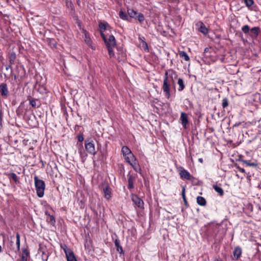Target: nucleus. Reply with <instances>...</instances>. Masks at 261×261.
<instances>
[{"mask_svg": "<svg viewBox=\"0 0 261 261\" xmlns=\"http://www.w3.org/2000/svg\"><path fill=\"white\" fill-rule=\"evenodd\" d=\"M177 77V74L173 70L165 71L162 89L165 97L168 99L171 96V86L172 84H174V78L175 79Z\"/></svg>", "mask_w": 261, "mask_h": 261, "instance_id": "obj_1", "label": "nucleus"}, {"mask_svg": "<svg viewBox=\"0 0 261 261\" xmlns=\"http://www.w3.org/2000/svg\"><path fill=\"white\" fill-rule=\"evenodd\" d=\"M224 233V230L220 224L212 223L208 226L207 234L211 238L216 240H221L223 237Z\"/></svg>", "mask_w": 261, "mask_h": 261, "instance_id": "obj_2", "label": "nucleus"}, {"mask_svg": "<svg viewBox=\"0 0 261 261\" xmlns=\"http://www.w3.org/2000/svg\"><path fill=\"white\" fill-rule=\"evenodd\" d=\"M99 143L94 138H89L85 141L86 150L91 155H95L99 148Z\"/></svg>", "mask_w": 261, "mask_h": 261, "instance_id": "obj_3", "label": "nucleus"}, {"mask_svg": "<svg viewBox=\"0 0 261 261\" xmlns=\"http://www.w3.org/2000/svg\"><path fill=\"white\" fill-rule=\"evenodd\" d=\"M242 31L246 35L250 36L252 39L255 40L257 38V37L260 32V29L258 27H255L251 29L250 28L248 25H245L242 28Z\"/></svg>", "mask_w": 261, "mask_h": 261, "instance_id": "obj_4", "label": "nucleus"}, {"mask_svg": "<svg viewBox=\"0 0 261 261\" xmlns=\"http://www.w3.org/2000/svg\"><path fill=\"white\" fill-rule=\"evenodd\" d=\"M37 194L39 197H42L44 195V191L45 185L43 180H34Z\"/></svg>", "mask_w": 261, "mask_h": 261, "instance_id": "obj_5", "label": "nucleus"}, {"mask_svg": "<svg viewBox=\"0 0 261 261\" xmlns=\"http://www.w3.org/2000/svg\"><path fill=\"white\" fill-rule=\"evenodd\" d=\"M100 189L104 193V197L107 200H109L111 198V189L109 185L108 182L105 181L100 185Z\"/></svg>", "mask_w": 261, "mask_h": 261, "instance_id": "obj_6", "label": "nucleus"}, {"mask_svg": "<svg viewBox=\"0 0 261 261\" xmlns=\"http://www.w3.org/2000/svg\"><path fill=\"white\" fill-rule=\"evenodd\" d=\"M0 93L4 98H7L9 96L10 93L6 83H3L0 84Z\"/></svg>", "mask_w": 261, "mask_h": 261, "instance_id": "obj_7", "label": "nucleus"}, {"mask_svg": "<svg viewBox=\"0 0 261 261\" xmlns=\"http://www.w3.org/2000/svg\"><path fill=\"white\" fill-rule=\"evenodd\" d=\"M76 146L78 148V151L80 154L82 162L84 163L87 159V153L85 152L83 148V146L82 143H77Z\"/></svg>", "mask_w": 261, "mask_h": 261, "instance_id": "obj_8", "label": "nucleus"}, {"mask_svg": "<svg viewBox=\"0 0 261 261\" xmlns=\"http://www.w3.org/2000/svg\"><path fill=\"white\" fill-rule=\"evenodd\" d=\"M124 157L125 161L135 168V167L137 165V164L136 162V158L133 153L130 152L128 155H125Z\"/></svg>", "mask_w": 261, "mask_h": 261, "instance_id": "obj_9", "label": "nucleus"}, {"mask_svg": "<svg viewBox=\"0 0 261 261\" xmlns=\"http://www.w3.org/2000/svg\"><path fill=\"white\" fill-rule=\"evenodd\" d=\"M178 170L180 178H184L185 179H190L191 174L187 170L182 167H179Z\"/></svg>", "mask_w": 261, "mask_h": 261, "instance_id": "obj_10", "label": "nucleus"}, {"mask_svg": "<svg viewBox=\"0 0 261 261\" xmlns=\"http://www.w3.org/2000/svg\"><path fill=\"white\" fill-rule=\"evenodd\" d=\"M196 27H197L198 30L202 33L203 35H206L208 33V29L204 25V24L201 22L199 21L196 24Z\"/></svg>", "mask_w": 261, "mask_h": 261, "instance_id": "obj_11", "label": "nucleus"}, {"mask_svg": "<svg viewBox=\"0 0 261 261\" xmlns=\"http://www.w3.org/2000/svg\"><path fill=\"white\" fill-rule=\"evenodd\" d=\"M105 43L107 47H108V46L115 47L116 45V39L115 37L112 35L109 36V38L106 40V42Z\"/></svg>", "mask_w": 261, "mask_h": 261, "instance_id": "obj_12", "label": "nucleus"}, {"mask_svg": "<svg viewBox=\"0 0 261 261\" xmlns=\"http://www.w3.org/2000/svg\"><path fill=\"white\" fill-rule=\"evenodd\" d=\"M132 200L134 202L135 204L137 205L138 207H143L144 204L143 201L141 199H140L137 195H132Z\"/></svg>", "mask_w": 261, "mask_h": 261, "instance_id": "obj_13", "label": "nucleus"}, {"mask_svg": "<svg viewBox=\"0 0 261 261\" xmlns=\"http://www.w3.org/2000/svg\"><path fill=\"white\" fill-rule=\"evenodd\" d=\"M28 100L29 101V103L31 106L34 108H39L41 106V102L38 99L32 98L31 96H29Z\"/></svg>", "mask_w": 261, "mask_h": 261, "instance_id": "obj_14", "label": "nucleus"}, {"mask_svg": "<svg viewBox=\"0 0 261 261\" xmlns=\"http://www.w3.org/2000/svg\"><path fill=\"white\" fill-rule=\"evenodd\" d=\"M181 123L184 128H187V125L188 124V115L185 112H181L180 117Z\"/></svg>", "mask_w": 261, "mask_h": 261, "instance_id": "obj_15", "label": "nucleus"}, {"mask_svg": "<svg viewBox=\"0 0 261 261\" xmlns=\"http://www.w3.org/2000/svg\"><path fill=\"white\" fill-rule=\"evenodd\" d=\"M223 186L224 184L220 183L218 184V182L213 185V188L214 190L221 196L224 195V192L223 190Z\"/></svg>", "mask_w": 261, "mask_h": 261, "instance_id": "obj_16", "label": "nucleus"}, {"mask_svg": "<svg viewBox=\"0 0 261 261\" xmlns=\"http://www.w3.org/2000/svg\"><path fill=\"white\" fill-rule=\"evenodd\" d=\"M65 254L67 261H76V259L73 251L71 250H66Z\"/></svg>", "mask_w": 261, "mask_h": 261, "instance_id": "obj_17", "label": "nucleus"}, {"mask_svg": "<svg viewBox=\"0 0 261 261\" xmlns=\"http://www.w3.org/2000/svg\"><path fill=\"white\" fill-rule=\"evenodd\" d=\"M100 31H111L112 27L107 22H100L98 24Z\"/></svg>", "mask_w": 261, "mask_h": 261, "instance_id": "obj_18", "label": "nucleus"}, {"mask_svg": "<svg viewBox=\"0 0 261 261\" xmlns=\"http://www.w3.org/2000/svg\"><path fill=\"white\" fill-rule=\"evenodd\" d=\"M39 253H41L42 261H47L49 256V252L46 249H40Z\"/></svg>", "mask_w": 261, "mask_h": 261, "instance_id": "obj_19", "label": "nucleus"}, {"mask_svg": "<svg viewBox=\"0 0 261 261\" xmlns=\"http://www.w3.org/2000/svg\"><path fill=\"white\" fill-rule=\"evenodd\" d=\"M233 254L236 259H238L242 254V249L240 247H236L233 251Z\"/></svg>", "mask_w": 261, "mask_h": 261, "instance_id": "obj_20", "label": "nucleus"}, {"mask_svg": "<svg viewBox=\"0 0 261 261\" xmlns=\"http://www.w3.org/2000/svg\"><path fill=\"white\" fill-rule=\"evenodd\" d=\"M47 44L53 49L57 48V42L55 39L47 38L46 40Z\"/></svg>", "mask_w": 261, "mask_h": 261, "instance_id": "obj_21", "label": "nucleus"}, {"mask_svg": "<svg viewBox=\"0 0 261 261\" xmlns=\"http://www.w3.org/2000/svg\"><path fill=\"white\" fill-rule=\"evenodd\" d=\"M115 245L116 247L117 251L119 252V253L121 254L123 253L122 247L120 245V242L118 239L115 240Z\"/></svg>", "mask_w": 261, "mask_h": 261, "instance_id": "obj_22", "label": "nucleus"}, {"mask_svg": "<svg viewBox=\"0 0 261 261\" xmlns=\"http://www.w3.org/2000/svg\"><path fill=\"white\" fill-rule=\"evenodd\" d=\"M29 255V251L25 249H22L20 261H27V257Z\"/></svg>", "mask_w": 261, "mask_h": 261, "instance_id": "obj_23", "label": "nucleus"}, {"mask_svg": "<svg viewBox=\"0 0 261 261\" xmlns=\"http://www.w3.org/2000/svg\"><path fill=\"white\" fill-rule=\"evenodd\" d=\"M197 203L201 206H205L206 203L205 199L201 196H198L197 197Z\"/></svg>", "mask_w": 261, "mask_h": 261, "instance_id": "obj_24", "label": "nucleus"}, {"mask_svg": "<svg viewBox=\"0 0 261 261\" xmlns=\"http://www.w3.org/2000/svg\"><path fill=\"white\" fill-rule=\"evenodd\" d=\"M127 14L131 18L137 19L138 13L132 9H127Z\"/></svg>", "mask_w": 261, "mask_h": 261, "instance_id": "obj_25", "label": "nucleus"}, {"mask_svg": "<svg viewBox=\"0 0 261 261\" xmlns=\"http://www.w3.org/2000/svg\"><path fill=\"white\" fill-rule=\"evenodd\" d=\"M177 84H178V85L179 86V88H178V90L179 91H182L184 89L185 87V84H184L183 80L181 78H179L178 79Z\"/></svg>", "mask_w": 261, "mask_h": 261, "instance_id": "obj_26", "label": "nucleus"}, {"mask_svg": "<svg viewBox=\"0 0 261 261\" xmlns=\"http://www.w3.org/2000/svg\"><path fill=\"white\" fill-rule=\"evenodd\" d=\"M121 152L124 156H125L126 155H128L129 153L132 152L129 148L126 146H123L122 147Z\"/></svg>", "mask_w": 261, "mask_h": 261, "instance_id": "obj_27", "label": "nucleus"}, {"mask_svg": "<svg viewBox=\"0 0 261 261\" xmlns=\"http://www.w3.org/2000/svg\"><path fill=\"white\" fill-rule=\"evenodd\" d=\"M7 177L10 179H17V176L14 173L11 172V171H8L5 173Z\"/></svg>", "mask_w": 261, "mask_h": 261, "instance_id": "obj_28", "label": "nucleus"}, {"mask_svg": "<svg viewBox=\"0 0 261 261\" xmlns=\"http://www.w3.org/2000/svg\"><path fill=\"white\" fill-rule=\"evenodd\" d=\"M179 55L180 58H184L185 61H188L190 60V58L188 54L185 51H180Z\"/></svg>", "mask_w": 261, "mask_h": 261, "instance_id": "obj_29", "label": "nucleus"}, {"mask_svg": "<svg viewBox=\"0 0 261 261\" xmlns=\"http://www.w3.org/2000/svg\"><path fill=\"white\" fill-rule=\"evenodd\" d=\"M16 249L15 251H18L20 250V235L18 232H17L16 234Z\"/></svg>", "mask_w": 261, "mask_h": 261, "instance_id": "obj_30", "label": "nucleus"}, {"mask_svg": "<svg viewBox=\"0 0 261 261\" xmlns=\"http://www.w3.org/2000/svg\"><path fill=\"white\" fill-rule=\"evenodd\" d=\"M182 191H181V196L182 198L185 202V205H187L188 203V202L186 200V195H185V192H186V186L184 185H181Z\"/></svg>", "mask_w": 261, "mask_h": 261, "instance_id": "obj_31", "label": "nucleus"}, {"mask_svg": "<svg viewBox=\"0 0 261 261\" xmlns=\"http://www.w3.org/2000/svg\"><path fill=\"white\" fill-rule=\"evenodd\" d=\"M119 17L123 20H129V18L127 15V14L126 12H123L122 11H120L119 12Z\"/></svg>", "mask_w": 261, "mask_h": 261, "instance_id": "obj_32", "label": "nucleus"}, {"mask_svg": "<svg viewBox=\"0 0 261 261\" xmlns=\"http://www.w3.org/2000/svg\"><path fill=\"white\" fill-rule=\"evenodd\" d=\"M15 59H16L15 53H11L9 57L10 64H11V65L14 64Z\"/></svg>", "mask_w": 261, "mask_h": 261, "instance_id": "obj_33", "label": "nucleus"}, {"mask_svg": "<svg viewBox=\"0 0 261 261\" xmlns=\"http://www.w3.org/2000/svg\"><path fill=\"white\" fill-rule=\"evenodd\" d=\"M47 221L48 223L52 225H54L56 223L55 217L53 215H48V217L47 218Z\"/></svg>", "mask_w": 261, "mask_h": 261, "instance_id": "obj_34", "label": "nucleus"}, {"mask_svg": "<svg viewBox=\"0 0 261 261\" xmlns=\"http://www.w3.org/2000/svg\"><path fill=\"white\" fill-rule=\"evenodd\" d=\"M242 162L246 164L247 166H252L254 167H256L257 166V164L256 163L252 162L251 163L249 161L247 160H242Z\"/></svg>", "mask_w": 261, "mask_h": 261, "instance_id": "obj_35", "label": "nucleus"}, {"mask_svg": "<svg viewBox=\"0 0 261 261\" xmlns=\"http://www.w3.org/2000/svg\"><path fill=\"white\" fill-rule=\"evenodd\" d=\"M69 13L70 14V15L71 16H72V17L75 19V20H77V16L75 14V9H74V7L71 8V9H69Z\"/></svg>", "mask_w": 261, "mask_h": 261, "instance_id": "obj_36", "label": "nucleus"}, {"mask_svg": "<svg viewBox=\"0 0 261 261\" xmlns=\"http://www.w3.org/2000/svg\"><path fill=\"white\" fill-rule=\"evenodd\" d=\"M137 20H138L140 23H142L144 21L145 18L144 15L142 13H138L137 15Z\"/></svg>", "mask_w": 261, "mask_h": 261, "instance_id": "obj_37", "label": "nucleus"}, {"mask_svg": "<svg viewBox=\"0 0 261 261\" xmlns=\"http://www.w3.org/2000/svg\"><path fill=\"white\" fill-rule=\"evenodd\" d=\"M222 106L223 109L227 107L228 106V100L227 98L225 97L222 100Z\"/></svg>", "mask_w": 261, "mask_h": 261, "instance_id": "obj_38", "label": "nucleus"}, {"mask_svg": "<svg viewBox=\"0 0 261 261\" xmlns=\"http://www.w3.org/2000/svg\"><path fill=\"white\" fill-rule=\"evenodd\" d=\"M114 48V47H110V46H108V47H107L108 50L109 55L110 58H112L113 56H114L115 54H114V52L113 51V48Z\"/></svg>", "mask_w": 261, "mask_h": 261, "instance_id": "obj_39", "label": "nucleus"}, {"mask_svg": "<svg viewBox=\"0 0 261 261\" xmlns=\"http://www.w3.org/2000/svg\"><path fill=\"white\" fill-rule=\"evenodd\" d=\"M66 6L68 9L74 7L73 4L70 0H66Z\"/></svg>", "mask_w": 261, "mask_h": 261, "instance_id": "obj_40", "label": "nucleus"}, {"mask_svg": "<svg viewBox=\"0 0 261 261\" xmlns=\"http://www.w3.org/2000/svg\"><path fill=\"white\" fill-rule=\"evenodd\" d=\"M244 2L247 7H250L254 4L253 0H244Z\"/></svg>", "mask_w": 261, "mask_h": 261, "instance_id": "obj_41", "label": "nucleus"}, {"mask_svg": "<svg viewBox=\"0 0 261 261\" xmlns=\"http://www.w3.org/2000/svg\"><path fill=\"white\" fill-rule=\"evenodd\" d=\"M2 120H3V112H2V110L0 109V128H1L3 127Z\"/></svg>", "mask_w": 261, "mask_h": 261, "instance_id": "obj_42", "label": "nucleus"}, {"mask_svg": "<svg viewBox=\"0 0 261 261\" xmlns=\"http://www.w3.org/2000/svg\"><path fill=\"white\" fill-rule=\"evenodd\" d=\"M100 35H101L104 42H106V40H107V38L102 31H100Z\"/></svg>", "mask_w": 261, "mask_h": 261, "instance_id": "obj_43", "label": "nucleus"}, {"mask_svg": "<svg viewBox=\"0 0 261 261\" xmlns=\"http://www.w3.org/2000/svg\"><path fill=\"white\" fill-rule=\"evenodd\" d=\"M134 188L133 180H128V188L131 189Z\"/></svg>", "mask_w": 261, "mask_h": 261, "instance_id": "obj_44", "label": "nucleus"}, {"mask_svg": "<svg viewBox=\"0 0 261 261\" xmlns=\"http://www.w3.org/2000/svg\"><path fill=\"white\" fill-rule=\"evenodd\" d=\"M77 139H78V141L80 142H82L84 141V137H83V135L81 134V135H79L77 136Z\"/></svg>", "mask_w": 261, "mask_h": 261, "instance_id": "obj_45", "label": "nucleus"}, {"mask_svg": "<svg viewBox=\"0 0 261 261\" xmlns=\"http://www.w3.org/2000/svg\"><path fill=\"white\" fill-rule=\"evenodd\" d=\"M40 163H41V167H44L45 165L46 164V162L42 160H41Z\"/></svg>", "mask_w": 261, "mask_h": 261, "instance_id": "obj_46", "label": "nucleus"}, {"mask_svg": "<svg viewBox=\"0 0 261 261\" xmlns=\"http://www.w3.org/2000/svg\"><path fill=\"white\" fill-rule=\"evenodd\" d=\"M62 248H63V249L64 250V252L65 253V250H70V249L69 248H67V246L65 245L64 246H62Z\"/></svg>", "mask_w": 261, "mask_h": 261, "instance_id": "obj_47", "label": "nucleus"}, {"mask_svg": "<svg viewBox=\"0 0 261 261\" xmlns=\"http://www.w3.org/2000/svg\"><path fill=\"white\" fill-rule=\"evenodd\" d=\"M11 65H11V64H10V65H7V66H6V70H8L9 69L11 68Z\"/></svg>", "mask_w": 261, "mask_h": 261, "instance_id": "obj_48", "label": "nucleus"}, {"mask_svg": "<svg viewBox=\"0 0 261 261\" xmlns=\"http://www.w3.org/2000/svg\"><path fill=\"white\" fill-rule=\"evenodd\" d=\"M145 46V47L148 49V46H147V44L146 42H143V45H144Z\"/></svg>", "mask_w": 261, "mask_h": 261, "instance_id": "obj_49", "label": "nucleus"}, {"mask_svg": "<svg viewBox=\"0 0 261 261\" xmlns=\"http://www.w3.org/2000/svg\"><path fill=\"white\" fill-rule=\"evenodd\" d=\"M238 168H239V170L242 172H244L245 171V170L243 168H242L240 167H239Z\"/></svg>", "mask_w": 261, "mask_h": 261, "instance_id": "obj_50", "label": "nucleus"}, {"mask_svg": "<svg viewBox=\"0 0 261 261\" xmlns=\"http://www.w3.org/2000/svg\"><path fill=\"white\" fill-rule=\"evenodd\" d=\"M209 50V48H207V47H206L205 49H204V53H207L208 52Z\"/></svg>", "mask_w": 261, "mask_h": 261, "instance_id": "obj_51", "label": "nucleus"}, {"mask_svg": "<svg viewBox=\"0 0 261 261\" xmlns=\"http://www.w3.org/2000/svg\"><path fill=\"white\" fill-rule=\"evenodd\" d=\"M198 161L199 162H200L201 163H203V159L202 158H199L198 159Z\"/></svg>", "mask_w": 261, "mask_h": 261, "instance_id": "obj_52", "label": "nucleus"}, {"mask_svg": "<svg viewBox=\"0 0 261 261\" xmlns=\"http://www.w3.org/2000/svg\"><path fill=\"white\" fill-rule=\"evenodd\" d=\"M14 181H15V183L16 185H17L19 183V180H14Z\"/></svg>", "mask_w": 261, "mask_h": 261, "instance_id": "obj_53", "label": "nucleus"}, {"mask_svg": "<svg viewBox=\"0 0 261 261\" xmlns=\"http://www.w3.org/2000/svg\"><path fill=\"white\" fill-rule=\"evenodd\" d=\"M214 261H222L218 258H215L214 260Z\"/></svg>", "mask_w": 261, "mask_h": 261, "instance_id": "obj_54", "label": "nucleus"}, {"mask_svg": "<svg viewBox=\"0 0 261 261\" xmlns=\"http://www.w3.org/2000/svg\"><path fill=\"white\" fill-rule=\"evenodd\" d=\"M34 179H39L38 178V177L37 176H35Z\"/></svg>", "mask_w": 261, "mask_h": 261, "instance_id": "obj_55", "label": "nucleus"}, {"mask_svg": "<svg viewBox=\"0 0 261 261\" xmlns=\"http://www.w3.org/2000/svg\"><path fill=\"white\" fill-rule=\"evenodd\" d=\"M1 250H2V247H1V246L0 245V252L1 251Z\"/></svg>", "mask_w": 261, "mask_h": 261, "instance_id": "obj_56", "label": "nucleus"}, {"mask_svg": "<svg viewBox=\"0 0 261 261\" xmlns=\"http://www.w3.org/2000/svg\"><path fill=\"white\" fill-rule=\"evenodd\" d=\"M45 214H46V215H48L47 212H45Z\"/></svg>", "mask_w": 261, "mask_h": 261, "instance_id": "obj_57", "label": "nucleus"}]
</instances>
